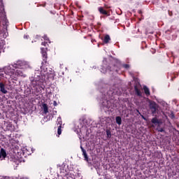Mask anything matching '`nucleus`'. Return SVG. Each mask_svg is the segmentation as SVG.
<instances>
[{"label":"nucleus","mask_w":179,"mask_h":179,"mask_svg":"<svg viewBox=\"0 0 179 179\" xmlns=\"http://www.w3.org/2000/svg\"><path fill=\"white\" fill-rule=\"evenodd\" d=\"M44 83V79L41 73H35V76L31 78L30 87L34 89L35 93L40 94L41 93V89L44 90L43 85Z\"/></svg>","instance_id":"nucleus-1"},{"label":"nucleus","mask_w":179,"mask_h":179,"mask_svg":"<svg viewBox=\"0 0 179 179\" xmlns=\"http://www.w3.org/2000/svg\"><path fill=\"white\" fill-rule=\"evenodd\" d=\"M122 69V65L120 63H116L115 64H110L107 66L106 71H110V72H120L121 69Z\"/></svg>","instance_id":"nucleus-2"},{"label":"nucleus","mask_w":179,"mask_h":179,"mask_svg":"<svg viewBox=\"0 0 179 179\" xmlns=\"http://www.w3.org/2000/svg\"><path fill=\"white\" fill-rule=\"evenodd\" d=\"M150 110L153 115L157 113L159 111V105L155 102V101H150L149 103Z\"/></svg>","instance_id":"nucleus-3"},{"label":"nucleus","mask_w":179,"mask_h":179,"mask_svg":"<svg viewBox=\"0 0 179 179\" xmlns=\"http://www.w3.org/2000/svg\"><path fill=\"white\" fill-rule=\"evenodd\" d=\"M6 75H8V76H12V75H13V71H12L10 69H5L3 71V69H0V80L2 79V78H5Z\"/></svg>","instance_id":"nucleus-4"},{"label":"nucleus","mask_w":179,"mask_h":179,"mask_svg":"<svg viewBox=\"0 0 179 179\" xmlns=\"http://www.w3.org/2000/svg\"><path fill=\"white\" fill-rule=\"evenodd\" d=\"M98 10L100 15H103V16H105V17L110 15V12H111V10H106L104 9V7L98 8Z\"/></svg>","instance_id":"nucleus-5"},{"label":"nucleus","mask_w":179,"mask_h":179,"mask_svg":"<svg viewBox=\"0 0 179 179\" xmlns=\"http://www.w3.org/2000/svg\"><path fill=\"white\" fill-rule=\"evenodd\" d=\"M24 65H25L24 62H23L22 61H17L15 64L13 65V66L16 69H23Z\"/></svg>","instance_id":"nucleus-6"},{"label":"nucleus","mask_w":179,"mask_h":179,"mask_svg":"<svg viewBox=\"0 0 179 179\" xmlns=\"http://www.w3.org/2000/svg\"><path fill=\"white\" fill-rule=\"evenodd\" d=\"M42 65H47V64H48V62L47 61L48 59V56L47 55V52H42Z\"/></svg>","instance_id":"nucleus-7"},{"label":"nucleus","mask_w":179,"mask_h":179,"mask_svg":"<svg viewBox=\"0 0 179 179\" xmlns=\"http://www.w3.org/2000/svg\"><path fill=\"white\" fill-rule=\"evenodd\" d=\"M0 91L3 94H6V93H8V90L5 89V84H3V83H0Z\"/></svg>","instance_id":"nucleus-8"},{"label":"nucleus","mask_w":179,"mask_h":179,"mask_svg":"<svg viewBox=\"0 0 179 179\" xmlns=\"http://www.w3.org/2000/svg\"><path fill=\"white\" fill-rule=\"evenodd\" d=\"M6 150L3 148H1L0 150V159L3 157V159H6Z\"/></svg>","instance_id":"nucleus-9"},{"label":"nucleus","mask_w":179,"mask_h":179,"mask_svg":"<svg viewBox=\"0 0 179 179\" xmlns=\"http://www.w3.org/2000/svg\"><path fill=\"white\" fill-rule=\"evenodd\" d=\"M80 149L83 152V155L84 156L85 160H86V162H89V157L87 156L86 150H85V148H83V147H82V146H80Z\"/></svg>","instance_id":"nucleus-10"},{"label":"nucleus","mask_w":179,"mask_h":179,"mask_svg":"<svg viewBox=\"0 0 179 179\" xmlns=\"http://www.w3.org/2000/svg\"><path fill=\"white\" fill-rule=\"evenodd\" d=\"M143 90H144V93H145V96L147 97H149V96H150V90H149V88H148V87H146V85H145L143 87Z\"/></svg>","instance_id":"nucleus-11"},{"label":"nucleus","mask_w":179,"mask_h":179,"mask_svg":"<svg viewBox=\"0 0 179 179\" xmlns=\"http://www.w3.org/2000/svg\"><path fill=\"white\" fill-rule=\"evenodd\" d=\"M134 90H135L136 94L138 95V97L142 96V92H141L139 88H138V86H136V85L134 86Z\"/></svg>","instance_id":"nucleus-12"},{"label":"nucleus","mask_w":179,"mask_h":179,"mask_svg":"<svg viewBox=\"0 0 179 179\" xmlns=\"http://www.w3.org/2000/svg\"><path fill=\"white\" fill-rule=\"evenodd\" d=\"M111 40V38H110V35L108 34H106L105 36H104V38H103V43L105 44H108V43H110V41Z\"/></svg>","instance_id":"nucleus-13"},{"label":"nucleus","mask_w":179,"mask_h":179,"mask_svg":"<svg viewBox=\"0 0 179 179\" xmlns=\"http://www.w3.org/2000/svg\"><path fill=\"white\" fill-rule=\"evenodd\" d=\"M42 107H43L44 114H48V106L47 105V103H43L42 105Z\"/></svg>","instance_id":"nucleus-14"},{"label":"nucleus","mask_w":179,"mask_h":179,"mask_svg":"<svg viewBox=\"0 0 179 179\" xmlns=\"http://www.w3.org/2000/svg\"><path fill=\"white\" fill-rule=\"evenodd\" d=\"M151 122L152 124H155V125H157V124H160V120L157 117H153Z\"/></svg>","instance_id":"nucleus-15"},{"label":"nucleus","mask_w":179,"mask_h":179,"mask_svg":"<svg viewBox=\"0 0 179 179\" xmlns=\"http://www.w3.org/2000/svg\"><path fill=\"white\" fill-rule=\"evenodd\" d=\"M115 121L117 125H121V124H122V119L120 116L115 117Z\"/></svg>","instance_id":"nucleus-16"},{"label":"nucleus","mask_w":179,"mask_h":179,"mask_svg":"<svg viewBox=\"0 0 179 179\" xmlns=\"http://www.w3.org/2000/svg\"><path fill=\"white\" fill-rule=\"evenodd\" d=\"M48 17L49 19H55V14L52 11H50L48 13Z\"/></svg>","instance_id":"nucleus-17"},{"label":"nucleus","mask_w":179,"mask_h":179,"mask_svg":"<svg viewBox=\"0 0 179 179\" xmlns=\"http://www.w3.org/2000/svg\"><path fill=\"white\" fill-rule=\"evenodd\" d=\"M106 138L108 139H110L111 138V131H110V129H107L106 130Z\"/></svg>","instance_id":"nucleus-18"},{"label":"nucleus","mask_w":179,"mask_h":179,"mask_svg":"<svg viewBox=\"0 0 179 179\" xmlns=\"http://www.w3.org/2000/svg\"><path fill=\"white\" fill-rule=\"evenodd\" d=\"M62 127V118L61 117H57V126Z\"/></svg>","instance_id":"nucleus-19"},{"label":"nucleus","mask_w":179,"mask_h":179,"mask_svg":"<svg viewBox=\"0 0 179 179\" xmlns=\"http://www.w3.org/2000/svg\"><path fill=\"white\" fill-rule=\"evenodd\" d=\"M102 106L106 107V108H108V107H110V106H108V101H103Z\"/></svg>","instance_id":"nucleus-20"},{"label":"nucleus","mask_w":179,"mask_h":179,"mask_svg":"<svg viewBox=\"0 0 179 179\" xmlns=\"http://www.w3.org/2000/svg\"><path fill=\"white\" fill-rule=\"evenodd\" d=\"M57 134L59 135H61V134H62V127L58 126Z\"/></svg>","instance_id":"nucleus-21"},{"label":"nucleus","mask_w":179,"mask_h":179,"mask_svg":"<svg viewBox=\"0 0 179 179\" xmlns=\"http://www.w3.org/2000/svg\"><path fill=\"white\" fill-rule=\"evenodd\" d=\"M16 73H17V75H19L20 76H23V71H22L17 69V70L16 71Z\"/></svg>","instance_id":"nucleus-22"},{"label":"nucleus","mask_w":179,"mask_h":179,"mask_svg":"<svg viewBox=\"0 0 179 179\" xmlns=\"http://www.w3.org/2000/svg\"><path fill=\"white\" fill-rule=\"evenodd\" d=\"M157 131L158 132H164V128L157 127Z\"/></svg>","instance_id":"nucleus-23"},{"label":"nucleus","mask_w":179,"mask_h":179,"mask_svg":"<svg viewBox=\"0 0 179 179\" xmlns=\"http://www.w3.org/2000/svg\"><path fill=\"white\" fill-rule=\"evenodd\" d=\"M122 67L125 68V69H129V64H123Z\"/></svg>","instance_id":"nucleus-24"},{"label":"nucleus","mask_w":179,"mask_h":179,"mask_svg":"<svg viewBox=\"0 0 179 179\" xmlns=\"http://www.w3.org/2000/svg\"><path fill=\"white\" fill-rule=\"evenodd\" d=\"M29 38L30 36H29V35H24V38H25L26 40H29Z\"/></svg>","instance_id":"nucleus-25"},{"label":"nucleus","mask_w":179,"mask_h":179,"mask_svg":"<svg viewBox=\"0 0 179 179\" xmlns=\"http://www.w3.org/2000/svg\"><path fill=\"white\" fill-rule=\"evenodd\" d=\"M53 106L55 107H57V106H58V103H57V101H53Z\"/></svg>","instance_id":"nucleus-26"},{"label":"nucleus","mask_w":179,"mask_h":179,"mask_svg":"<svg viewBox=\"0 0 179 179\" xmlns=\"http://www.w3.org/2000/svg\"><path fill=\"white\" fill-rule=\"evenodd\" d=\"M47 44V42L44 41V42H42L41 45H44L45 47V45Z\"/></svg>","instance_id":"nucleus-27"},{"label":"nucleus","mask_w":179,"mask_h":179,"mask_svg":"<svg viewBox=\"0 0 179 179\" xmlns=\"http://www.w3.org/2000/svg\"><path fill=\"white\" fill-rule=\"evenodd\" d=\"M138 13H139V15H142V11H141V10H138Z\"/></svg>","instance_id":"nucleus-28"},{"label":"nucleus","mask_w":179,"mask_h":179,"mask_svg":"<svg viewBox=\"0 0 179 179\" xmlns=\"http://www.w3.org/2000/svg\"><path fill=\"white\" fill-rule=\"evenodd\" d=\"M175 115L172 113V114H171V118H175Z\"/></svg>","instance_id":"nucleus-29"},{"label":"nucleus","mask_w":179,"mask_h":179,"mask_svg":"<svg viewBox=\"0 0 179 179\" xmlns=\"http://www.w3.org/2000/svg\"><path fill=\"white\" fill-rule=\"evenodd\" d=\"M28 94H31V90H29V92H27Z\"/></svg>","instance_id":"nucleus-30"},{"label":"nucleus","mask_w":179,"mask_h":179,"mask_svg":"<svg viewBox=\"0 0 179 179\" xmlns=\"http://www.w3.org/2000/svg\"><path fill=\"white\" fill-rule=\"evenodd\" d=\"M92 43H96V40H92Z\"/></svg>","instance_id":"nucleus-31"},{"label":"nucleus","mask_w":179,"mask_h":179,"mask_svg":"<svg viewBox=\"0 0 179 179\" xmlns=\"http://www.w3.org/2000/svg\"><path fill=\"white\" fill-rule=\"evenodd\" d=\"M98 47H100V45H99V44H98Z\"/></svg>","instance_id":"nucleus-32"},{"label":"nucleus","mask_w":179,"mask_h":179,"mask_svg":"<svg viewBox=\"0 0 179 179\" xmlns=\"http://www.w3.org/2000/svg\"><path fill=\"white\" fill-rule=\"evenodd\" d=\"M107 8V9H108V8H110V7H106Z\"/></svg>","instance_id":"nucleus-33"},{"label":"nucleus","mask_w":179,"mask_h":179,"mask_svg":"<svg viewBox=\"0 0 179 179\" xmlns=\"http://www.w3.org/2000/svg\"><path fill=\"white\" fill-rule=\"evenodd\" d=\"M0 54H1V51H0Z\"/></svg>","instance_id":"nucleus-34"}]
</instances>
